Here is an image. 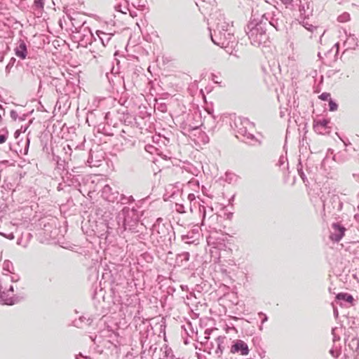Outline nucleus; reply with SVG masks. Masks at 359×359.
Segmentation results:
<instances>
[{
  "label": "nucleus",
  "mask_w": 359,
  "mask_h": 359,
  "mask_svg": "<svg viewBox=\"0 0 359 359\" xmlns=\"http://www.w3.org/2000/svg\"><path fill=\"white\" fill-rule=\"evenodd\" d=\"M213 32L212 28L209 27L210 36L212 41L217 46L225 48L230 43H233L234 36L229 22L226 20L224 14L216 13L211 17Z\"/></svg>",
  "instance_id": "nucleus-1"
},
{
  "label": "nucleus",
  "mask_w": 359,
  "mask_h": 359,
  "mask_svg": "<svg viewBox=\"0 0 359 359\" xmlns=\"http://www.w3.org/2000/svg\"><path fill=\"white\" fill-rule=\"evenodd\" d=\"M172 237H175V231L171 224L164 222L161 217L158 218L152 226L150 236L154 245L167 247L171 244Z\"/></svg>",
  "instance_id": "nucleus-2"
},
{
  "label": "nucleus",
  "mask_w": 359,
  "mask_h": 359,
  "mask_svg": "<svg viewBox=\"0 0 359 359\" xmlns=\"http://www.w3.org/2000/svg\"><path fill=\"white\" fill-rule=\"evenodd\" d=\"M19 279V276L13 272L11 275L3 273L0 276V304L13 305L20 302L24 298L23 296L13 294L14 288L13 285H9L7 290L8 283L18 282Z\"/></svg>",
  "instance_id": "nucleus-3"
},
{
  "label": "nucleus",
  "mask_w": 359,
  "mask_h": 359,
  "mask_svg": "<svg viewBox=\"0 0 359 359\" xmlns=\"http://www.w3.org/2000/svg\"><path fill=\"white\" fill-rule=\"evenodd\" d=\"M139 220V214L134 208L124 207L116 217L117 227H122L124 231H135Z\"/></svg>",
  "instance_id": "nucleus-4"
},
{
  "label": "nucleus",
  "mask_w": 359,
  "mask_h": 359,
  "mask_svg": "<svg viewBox=\"0 0 359 359\" xmlns=\"http://www.w3.org/2000/svg\"><path fill=\"white\" fill-rule=\"evenodd\" d=\"M247 118L241 116H235L233 120V125L231 124L232 129L234 131L235 136L241 142H245L247 133Z\"/></svg>",
  "instance_id": "nucleus-5"
},
{
  "label": "nucleus",
  "mask_w": 359,
  "mask_h": 359,
  "mask_svg": "<svg viewBox=\"0 0 359 359\" xmlns=\"http://www.w3.org/2000/svg\"><path fill=\"white\" fill-rule=\"evenodd\" d=\"M67 18L72 22V27H74L73 32L80 34L83 30L86 24V21L83 20V15L79 13L74 12L72 14H67Z\"/></svg>",
  "instance_id": "nucleus-6"
},
{
  "label": "nucleus",
  "mask_w": 359,
  "mask_h": 359,
  "mask_svg": "<svg viewBox=\"0 0 359 359\" xmlns=\"http://www.w3.org/2000/svg\"><path fill=\"white\" fill-rule=\"evenodd\" d=\"M332 231L330 233V238L334 242H339L344 236L346 228L339 222H334L332 224Z\"/></svg>",
  "instance_id": "nucleus-7"
},
{
  "label": "nucleus",
  "mask_w": 359,
  "mask_h": 359,
  "mask_svg": "<svg viewBox=\"0 0 359 359\" xmlns=\"http://www.w3.org/2000/svg\"><path fill=\"white\" fill-rule=\"evenodd\" d=\"M230 353L232 354L247 355V344L241 339H235L231 342Z\"/></svg>",
  "instance_id": "nucleus-8"
},
{
  "label": "nucleus",
  "mask_w": 359,
  "mask_h": 359,
  "mask_svg": "<svg viewBox=\"0 0 359 359\" xmlns=\"http://www.w3.org/2000/svg\"><path fill=\"white\" fill-rule=\"evenodd\" d=\"M231 339L225 336H219L215 339L216 348L215 350V354L218 357H220L226 348H229L231 343Z\"/></svg>",
  "instance_id": "nucleus-9"
},
{
  "label": "nucleus",
  "mask_w": 359,
  "mask_h": 359,
  "mask_svg": "<svg viewBox=\"0 0 359 359\" xmlns=\"http://www.w3.org/2000/svg\"><path fill=\"white\" fill-rule=\"evenodd\" d=\"M102 196L104 200L109 202L114 203L118 200L119 197V193L117 190L114 189L109 184H106L102 189Z\"/></svg>",
  "instance_id": "nucleus-10"
},
{
  "label": "nucleus",
  "mask_w": 359,
  "mask_h": 359,
  "mask_svg": "<svg viewBox=\"0 0 359 359\" xmlns=\"http://www.w3.org/2000/svg\"><path fill=\"white\" fill-rule=\"evenodd\" d=\"M252 316H255V317L252 318L250 316V320H248V323L256 324L259 327V330H262L263 324L268 320L267 316L262 312L252 314Z\"/></svg>",
  "instance_id": "nucleus-11"
},
{
  "label": "nucleus",
  "mask_w": 359,
  "mask_h": 359,
  "mask_svg": "<svg viewBox=\"0 0 359 359\" xmlns=\"http://www.w3.org/2000/svg\"><path fill=\"white\" fill-rule=\"evenodd\" d=\"M15 55L21 60H25L27 55V46L24 40L20 39L14 49Z\"/></svg>",
  "instance_id": "nucleus-12"
},
{
  "label": "nucleus",
  "mask_w": 359,
  "mask_h": 359,
  "mask_svg": "<svg viewBox=\"0 0 359 359\" xmlns=\"http://www.w3.org/2000/svg\"><path fill=\"white\" fill-rule=\"evenodd\" d=\"M113 270L111 269H105L104 272L103 273L102 277L103 278L109 281L111 284H116L117 283V276L118 272L116 269V266L114 264L111 265Z\"/></svg>",
  "instance_id": "nucleus-13"
},
{
  "label": "nucleus",
  "mask_w": 359,
  "mask_h": 359,
  "mask_svg": "<svg viewBox=\"0 0 359 359\" xmlns=\"http://www.w3.org/2000/svg\"><path fill=\"white\" fill-rule=\"evenodd\" d=\"M211 330H205L204 337V341H202L201 344H203L205 346V351L210 353H214L215 354V350L216 348V344L215 342H209L208 340L210 339V334Z\"/></svg>",
  "instance_id": "nucleus-14"
},
{
  "label": "nucleus",
  "mask_w": 359,
  "mask_h": 359,
  "mask_svg": "<svg viewBox=\"0 0 359 359\" xmlns=\"http://www.w3.org/2000/svg\"><path fill=\"white\" fill-rule=\"evenodd\" d=\"M262 339L259 337H255L252 339L253 347L257 349V355L260 359H263L265 357V351L261 346Z\"/></svg>",
  "instance_id": "nucleus-15"
},
{
  "label": "nucleus",
  "mask_w": 359,
  "mask_h": 359,
  "mask_svg": "<svg viewBox=\"0 0 359 359\" xmlns=\"http://www.w3.org/2000/svg\"><path fill=\"white\" fill-rule=\"evenodd\" d=\"M83 32H86L87 34L79 36L80 41L82 43L86 46L88 44H91L93 39L96 41L95 36L93 35L88 27L83 28Z\"/></svg>",
  "instance_id": "nucleus-16"
},
{
  "label": "nucleus",
  "mask_w": 359,
  "mask_h": 359,
  "mask_svg": "<svg viewBox=\"0 0 359 359\" xmlns=\"http://www.w3.org/2000/svg\"><path fill=\"white\" fill-rule=\"evenodd\" d=\"M111 213L110 212H104V215H102L103 221L104 222V225L107 227V231L106 233H109V229H113L117 226L116 222H114V221H111Z\"/></svg>",
  "instance_id": "nucleus-17"
},
{
  "label": "nucleus",
  "mask_w": 359,
  "mask_h": 359,
  "mask_svg": "<svg viewBox=\"0 0 359 359\" xmlns=\"http://www.w3.org/2000/svg\"><path fill=\"white\" fill-rule=\"evenodd\" d=\"M96 35L98 37L100 42L102 43V44L103 45V46H106L109 44L114 34L111 33H106L100 30H97L96 32Z\"/></svg>",
  "instance_id": "nucleus-18"
},
{
  "label": "nucleus",
  "mask_w": 359,
  "mask_h": 359,
  "mask_svg": "<svg viewBox=\"0 0 359 359\" xmlns=\"http://www.w3.org/2000/svg\"><path fill=\"white\" fill-rule=\"evenodd\" d=\"M114 8H115V10H116V11L121 12V13H124V14L127 13V11H128V12H129L130 15L132 18H133L137 16V11H135V10H132V9H130V8L129 7H128L127 6H124V10H123V9L121 8V7H122V4H121V3H119V4H114Z\"/></svg>",
  "instance_id": "nucleus-19"
},
{
  "label": "nucleus",
  "mask_w": 359,
  "mask_h": 359,
  "mask_svg": "<svg viewBox=\"0 0 359 359\" xmlns=\"http://www.w3.org/2000/svg\"><path fill=\"white\" fill-rule=\"evenodd\" d=\"M354 299L353 296L348 293L339 292L336 295L337 302H344L346 303L352 304Z\"/></svg>",
  "instance_id": "nucleus-20"
},
{
  "label": "nucleus",
  "mask_w": 359,
  "mask_h": 359,
  "mask_svg": "<svg viewBox=\"0 0 359 359\" xmlns=\"http://www.w3.org/2000/svg\"><path fill=\"white\" fill-rule=\"evenodd\" d=\"M199 211L201 212H202V215H203L202 225L205 224V220L206 216L208 215H210V217H209V219L212 218V217H215V215L212 213L213 212V208H209L208 210H207L205 206H201V207L199 208Z\"/></svg>",
  "instance_id": "nucleus-21"
},
{
  "label": "nucleus",
  "mask_w": 359,
  "mask_h": 359,
  "mask_svg": "<svg viewBox=\"0 0 359 359\" xmlns=\"http://www.w3.org/2000/svg\"><path fill=\"white\" fill-rule=\"evenodd\" d=\"M144 149L151 155L161 156V157H167L166 155H162L161 151L156 147L151 144H147L144 147Z\"/></svg>",
  "instance_id": "nucleus-22"
},
{
  "label": "nucleus",
  "mask_w": 359,
  "mask_h": 359,
  "mask_svg": "<svg viewBox=\"0 0 359 359\" xmlns=\"http://www.w3.org/2000/svg\"><path fill=\"white\" fill-rule=\"evenodd\" d=\"M190 255L187 252H183L177 255L176 261L179 265L183 266L189 260Z\"/></svg>",
  "instance_id": "nucleus-23"
},
{
  "label": "nucleus",
  "mask_w": 359,
  "mask_h": 359,
  "mask_svg": "<svg viewBox=\"0 0 359 359\" xmlns=\"http://www.w3.org/2000/svg\"><path fill=\"white\" fill-rule=\"evenodd\" d=\"M131 5L140 11H144L146 8L147 0H128Z\"/></svg>",
  "instance_id": "nucleus-24"
},
{
  "label": "nucleus",
  "mask_w": 359,
  "mask_h": 359,
  "mask_svg": "<svg viewBox=\"0 0 359 359\" xmlns=\"http://www.w3.org/2000/svg\"><path fill=\"white\" fill-rule=\"evenodd\" d=\"M276 165L279 166L283 172L287 170L288 172H290L288 158H278L276 163Z\"/></svg>",
  "instance_id": "nucleus-25"
},
{
  "label": "nucleus",
  "mask_w": 359,
  "mask_h": 359,
  "mask_svg": "<svg viewBox=\"0 0 359 359\" xmlns=\"http://www.w3.org/2000/svg\"><path fill=\"white\" fill-rule=\"evenodd\" d=\"M117 203H120L121 204H128L131 203L134 201V198L132 196H126L123 194L120 195L117 201H116Z\"/></svg>",
  "instance_id": "nucleus-26"
},
{
  "label": "nucleus",
  "mask_w": 359,
  "mask_h": 359,
  "mask_svg": "<svg viewBox=\"0 0 359 359\" xmlns=\"http://www.w3.org/2000/svg\"><path fill=\"white\" fill-rule=\"evenodd\" d=\"M223 179L224 181L230 184L236 182L238 176L233 172H226Z\"/></svg>",
  "instance_id": "nucleus-27"
},
{
  "label": "nucleus",
  "mask_w": 359,
  "mask_h": 359,
  "mask_svg": "<svg viewBox=\"0 0 359 359\" xmlns=\"http://www.w3.org/2000/svg\"><path fill=\"white\" fill-rule=\"evenodd\" d=\"M333 208L341 210L343 206L342 202L340 201L339 197L337 195H333L332 197Z\"/></svg>",
  "instance_id": "nucleus-28"
},
{
  "label": "nucleus",
  "mask_w": 359,
  "mask_h": 359,
  "mask_svg": "<svg viewBox=\"0 0 359 359\" xmlns=\"http://www.w3.org/2000/svg\"><path fill=\"white\" fill-rule=\"evenodd\" d=\"M298 165H297V171H298V173L299 175V176L301 177V178L302 179L303 182L304 183L306 182H308V180H306V175L302 170V158H298Z\"/></svg>",
  "instance_id": "nucleus-29"
},
{
  "label": "nucleus",
  "mask_w": 359,
  "mask_h": 359,
  "mask_svg": "<svg viewBox=\"0 0 359 359\" xmlns=\"http://www.w3.org/2000/svg\"><path fill=\"white\" fill-rule=\"evenodd\" d=\"M3 270L12 273V271L14 270L13 263L9 260H5L3 263Z\"/></svg>",
  "instance_id": "nucleus-30"
},
{
  "label": "nucleus",
  "mask_w": 359,
  "mask_h": 359,
  "mask_svg": "<svg viewBox=\"0 0 359 359\" xmlns=\"http://www.w3.org/2000/svg\"><path fill=\"white\" fill-rule=\"evenodd\" d=\"M101 160L97 159L94 161V158H88L86 165L89 167H98L100 165Z\"/></svg>",
  "instance_id": "nucleus-31"
},
{
  "label": "nucleus",
  "mask_w": 359,
  "mask_h": 359,
  "mask_svg": "<svg viewBox=\"0 0 359 359\" xmlns=\"http://www.w3.org/2000/svg\"><path fill=\"white\" fill-rule=\"evenodd\" d=\"M182 240L185 243H194L195 241L194 236L190 234L189 232L187 234L182 235Z\"/></svg>",
  "instance_id": "nucleus-32"
},
{
  "label": "nucleus",
  "mask_w": 359,
  "mask_h": 359,
  "mask_svg": "<svg viewBox=\"0 0 359 359\" xmlns=\"http://www.w3.org/2000/svg\"><path fill=\"white\" fill-rule=\"evenodd\" d=\"M10 116L13 121H16L18 118H19L20 121H24L26 118V115L25 114H23L21 116H19L18 112L15 110L11 111Z\"/></svg>",
  "instance_id": "nucleus-33"
},
{
  "label": "nucleus",
  "mask_w": 359,
  "mask_h": 359,
  "mask_svg": "<svg viewBox=\"0 0 359 359\" xmlns=\"http://www.w3.org/2000/svg\"><path fill=\"white\" fill-rule=\"evenodd\" d=\"M336 158H323L321 163H320V168H323L325 170H327L326 165L329 164L330 163H333L335 161Z\"/></svg>",
  "instance_id": "nucleus-34"
},
{
  "label": "nucleus",
  "mask_w": 359,
  "mask_h": 359,
  "mask_svg": "<svg viewBox=\"0 0 359 359\" xmlns=\"http://www.w3.org/2000/svg\"><path fill=\"white\" fill-rule=\"evenodd\" d=\"M329 121L327 120V119H322V120H319L318 121H316V124H315V127H322V128H325L327 127V124L329 123Z\"/></svg>",
  "instance_id": "nucleus-35"
},
{
  "label": "nucleus",
  "mask_w": 359,
  "mask_h": 359,
  "mask_svg": "<svg viewBox=\"0 0 359 359\" xmlns=\"http://www.w3.org/2000/svg\"><path fill=\"white\" fill-rule=\"evenodd\" d=\"M57 168L60 170H67L68 168L65 167V158H58L57 161Z\"/></svg>",
  "instance_id": "nucleus-36"
},
{
  "label": "nucleus",
  "mask_w": 359,
  "mask_h": 359,
  "mask_svg": "<svg viewBox=\"0 0 359 359\" xmlns=\"http://www.w3.org/2000/svg\"><path fill=\"white\" fill-rule=\"evenodd\" d=\"M15 61H16L15 58H14V57L11 58L9 62L8 63V65L6 67V73L10 72L11 69L13 67Z\"/></svg>",
  "instance_id": "nucleus-37"
},
{
  "label": "nucleus",
  "mask_w": 359,
  "mask_h": 359,
  "mask_svg": "<svg viewBox=\"0 0 359 359\" xmlns=\"http://www.w3.org/2000/svg\"><path fill=\"white\" fill-rule=\"evenodd\" d=\"M34 6L36 8L43 9L44 7V0H34Z\"/></svg>",
  "instance_id": "nucleus-38"
},
{
  "label": "nucleus",
  "mask_w": 359,
  "mask_h": 359,
  "mask_svg": "<svg viewBox=\"0 0 359 359\" xmlns=\"http://www.w3.org/2000/svg\"><path fill=\"white\" fill-rule=\"evenodd\" d=\"M329 107H330V111H334L337 110L338 104L337 103H335L334 102H333L332 100H330Z\"/></svg>",
  "instance_id": "nucleus-39"
},
{
  "label": "nucleus",
  "mask_w": 359,
  "mask_h": 359,
  "mask_svg": "<svg viewBox=\"0 0 359 359\" xmlns=\"http://www.w3.org/2000/svg\"><path fill=\"white\" fill-rule=\"evenodd\" d=\"M330 93H322L321 95H320L318 96L319 99L322 100H331L330 99Z\"/></svg>",
  "instance_id": "nucleus-40"
},
{
  "label": "nucleus",
  "mask_w": 359,
  "mask_h": 359,
  "mask_svg": "<svg viewBox=\"0 0 359 359\" xmlns=\"http://www.w3.org/2000/svg\"><path fill=\"white\" fill-rule=\"evenodd\" d=\"M351 342L355 344V351L359 354V338H353Z\"/></svg>",
  "instance_id": "nucleus-41"
},
{
  "label": "nucleus",
  "mask_w": 359,
  "mask_h": 359,
  "mask_svg": "<svg viewBox=\"0 0 359 359\" xmlns=\"http://www.w3.org/2000/svg\"><path fill=\"white\" fill-rule=\"evenodd\" d=\"M116 4H118L119 3L122 4L121 8L123 10H124V6H127L128 7H129V1H128V0H116Z\"/></svg>",
  "instance_id": "nucleus-42"
},
{
  "label": "nucleus",
  "mask_w": 359,
  "mask_h": 359,
  "mask_svg": "<svg viewBox=\"0 0 359 359\" xmlns=\"http://www.w3.org/2000/svg\"><path fill=\"white\" fill-rule=\"evenodd\" d=\"M337 330V328H332V334L333 335V341L334 343H335L336 341H338L340 340V337L337 335L336 333H335V330Z\"/></svg>",
  "instance_id": "nucleus-43"
},
{
  "label": "nucleus",
  "mask_w": 359,
  "mask_h": 359,
  "mask_svg": "<svg viewBox=\"0 0 359 359\" xmlns=\"http://www.w3.org/2000/svg\"><path fill=\"white\" fill-rule=\"evenodd\" d=\"M13 165V163H9L8 161H7V160H4V161H0V172L2 170L3 166H4V165Z\"/></svg>",
  "instance_id": "nucleus-44"
},
{
  "label": "nucleus",
  "mask_w": 359,
  "mask_h": 359,
  "mask_svg": "<svg viewBox=\"0 0 359 359\" xmlns=\"http://www.w3.org/2000/svg\"><path fill=\"white\" fill-rule=\"evenodd\" d=\"M1 187H2V188H4L5 189L11 190V189H12L13 185L11 183L6 182V181H4V182Z\"/></svg>",
  "instance_id": "nucleus-45"
},
{
  "label": "nucleus",
  "mask_w": 359,
  "mask_h": 359,
  "mask_svg": "<svg viewBox=\"0 0 359 359\" xmlns=\"http://www.w3.org/2000/svg\"><path fill=\"white\" fill-rule=\"evenodd\" d=\"M8 138L7 132L4 134L0 135V144L4 143Z\"/></svg>",
  "instance_id": "nucleus-46"
},
{
  "label": "nucleus",
  "mask_w": 359,
  "mask_h": 359,
  "mask_svg": "<svg viewBox=\"0 0 359 359\" xmlns=\"http://www.w3.org/2000/svg\"><path fill=\"white\" fill-rule=\"evenodd\" d=\"M1 234L9 240H13L15 238L14 234L13 233H10L8 234L1 233Z\"/></svg>",
  "instance_id": "nucleus-47"
},
{
  "label": "nucleus",
  "mask_w": 359,
  "mask_h": 359,
  "mask_svg": "<svg viewBox=\"0 0 359 359\" xmlns=\"http://www.w3.org/2000/svg\"><path fill=\"white\" fill-rule=\"evenodd\" d=\"M330 353L333 357H338L339 355L338 351L334 349L333 348L330 349Z\"/></svg>",
  "instance_id": "nucleus-48"
},
{
  "label": "nucleus",
  "mask_w": 359,
  "mask_h": 359,
  "mask_svg": "<svg viewBox=\"0 0 359 359\" xmlns=\"http://www.w3.org/2000/svg\"><path fill=\"white\" fill-rule=\"evenodd\" d=\"M76 359H92L90 357L85 356L81 353H79L76 355Z\"/></svg>",
  "instance_id": "nucleus-49"
},
{
  "label": "nucleus",
  "mask_w": 359,
  "mask_h": 359,
  "mask_svg": "<svg viewBox=\"0 0 359 359\" xmlns=\"http://www.w3.org/2000/svg\"><path fill=\"white\" fill-rule=\"evenodd\" d=\"M250 350L252 351L251 357L250 358H253V355L254 354L256 355L258 357L257 349H255L254 347H252Z\"/></svg>",
  "instance_id": "nucleus-50"
},
{
  "label": "nucleus",
  "mask_w": 359,
  "mask_h": 359,
  "mask_svg": "<svg viewBox=\"0 0 359 359\" xmlns=\"http://www.w3.org/2000/svg\"><path fill=\"white\" fill-rule=\"evenodd\" d=\"M177 206H178V208H177V211L179 212H184V207L183 205H177Z\"/></svg>",
  "instance_id": "nucleus-51"
},
{
  "label": "nucleus",
  "mask_w": 359,
  "mask_h": 359,
  "mask_svg": "<svg viewBox=\"0 0 359 359\" xmlns=\"http://www.w3.org/2000/svg\"><path fill=\"white\" fill-rule=\"evenodd\" d=\"M188 199L191 202L192 201L195 200V195L194 194H189L188 195Z\"/></svg>",
  "instance_id": "nucleus-52"
},
{
  "label": "nucleus",
  "mask_w": 359,
  "mask_h": 359,
  "mask_svg": "<svg viewBox=\"0 0 359 359\" xmlns=\"http://www.w3.org/2000/svg\"><path fill=\"white\" fill-rule=\"evenodd\" d=\"M312 159L313 158H305V161H306L305 165H306L307 170H310V168L308 165L309 161H311Z\"/></svg>",
  "instance_id": "nucleus-53"
},
{
  "label": "nucleus",
  "mask_w": 359,
  "mask_h": 359,
  "mask_svg": "<svg viewBox=\"0 0 359 359\" xmlns=\"http://www.w3.org/2000/svg\"><path fill=\"white\" fill-rule=\"evenodd\" d=\"M332 306H334V305L332 304ZM333 307H334V315L335 318H337V317H338V311H337V308H335L334 306H333Z\"/></svg>",
  "instance_id": "nucleus-54"
},
{
  "label": "nucleus",
  "mask_w": 359,
  "mask_h": 359,
  "mask_svg": "<svg viewBox=\"0 0 359 359\" xmlns=\"http://www.w3.org/2000/svg\"><path fill=\"white\" fill-rule=\"evenodd\" d=\"M20 134V131L19 130L15 132V137L17 138L18 135Z\"/></svg>",
  "instance_id": "nucleus-55"
},
{
  "label": "nucleus",
  "mask_w": 359,
  "mask_h": 359,
  "mask_svg": "<svg viewBox=\"0 0 359 359\" xmlns=\"http://www.w3.org/2000/svg\"><path fill=\"white\" fill-rule=\"evenodd\" d=\"M349 346H350L352 349H353V347H354V346L355 347V344H353V343L351 341V343L349 344Z\"/></svg>",
  "instance_id": "nucleus-56"
},
{
  "label": "nucleus",
  "mask_w": 359,
  "mask_h": 359,
  "mask_svg": "<svg viewBox=\"0 0 359 359\" xmlns=\"http://www.w3.org/2000/svg\"><path fill=\"white\" fill-rule=\"evenodd\" d=\"M229 330H236L234 327H228L226 328V332H228Z\"/></svg>",
  "instance_id": "nucleus-57"
},
{
  "label": "nucleus",
  "mask_w": 359,
  "mask_h": 359,
  "mask_svg": "<svg viewBox=\"0 0 359 359\" xmlns=\"http://www.w3.org/2000/svg\"><path fill=\"white\" fill-rule=\"evenodd\" d=\"M194 234H198V229L194 230V231H193V233H191V235H194Z\"/></svg>",
  "instance_id": "nucleus-58"
},
{
  "label": "nucleus",
  "mask_w": 359,
  "mask_h": 359,
  "mask_svg": "<svg viewBox=\"0 0 359 359\" xmlns=\"http://www.w3.org/2000/svg\"><path fill=\"white\" fill-rule=\"evenodd\" d=\"M248 359H260V358H259V356L257 357L256 355L254 354L253 355V358H248Z\"/></svg>",
  "instance_id": "nucleus-59"
},
{
  "label": "nucleus",
  "mask_w": 359,
  "mask_h": 359,
  "mask_svg": "<svg viewBox=\"0 0 359 359\" xmlns=\"http://www.w3.org/2000/svg\"><path fill=\"white\" fill-rule=\"evenodd\" d=\"M79 34H81V36H83V34H87V32H83L82 30Z\"/></svg>",
  "instance_id": "nucleus-60"
},
{
  "label": "nucleus",
  "mask_w": 359,
  "mask_h": 359,
  "mask_svg": "<svg viewBox=\"0 0 359 359\" xmlns=\"http://www.w3.org/2000/svg\"><path fill=\"white\" fill-rule=\"evenodd\" d=\"M321 200H322V201L323 203V208H325V201L323 200L322 198H321Z\"/></svg>",
  "instance_id": "nucleus-61"
},
{
  "label": "nucleus",
  "mask_w": 359,
  "mask_h": 359,
  "mask_svg": "<svg viewBox=\"0 0 359 359\" xmlns=\"http://www.w3.org/2000/svg\"><path fill=\"white\" fill-rule=\"evenodd\" d=\"M17 243L18 245H20L21 244V239H18Z\"/></svg>",
  "instance_id": "nucleus-62"
},
{
  "label": "nucleus",
  "mask_w": 359,
  "mask_h": 359,
  "mask_svg": "<svg viewBox=\"0 0 359 359\" xmlns=\"http://www.w3.org/2000/svg\"><path fill=\"white\" fill-rule=\"evenodd\" d=\"M0 109L4 111V114L5 113L4 112V109H3V107H2V106L1 104H0Z\"/></svg>",
  "instance_id": "nucleus-63"
},
{
  "label": "nucleus",
  "mask_w": 359,
  "mask_h": 359,
  "mask_svg": "<svg viewBox=\"0 0 359 359\" xmlns=\"http://www.w3.org/2000/svg\"><path fill=\"white\" fill-rule=\"evenodd\" d=\"M357 181L359 182V175H358Z\"/></svg>",
  "instance_id": "nucleus-64"
}]
</instances>
